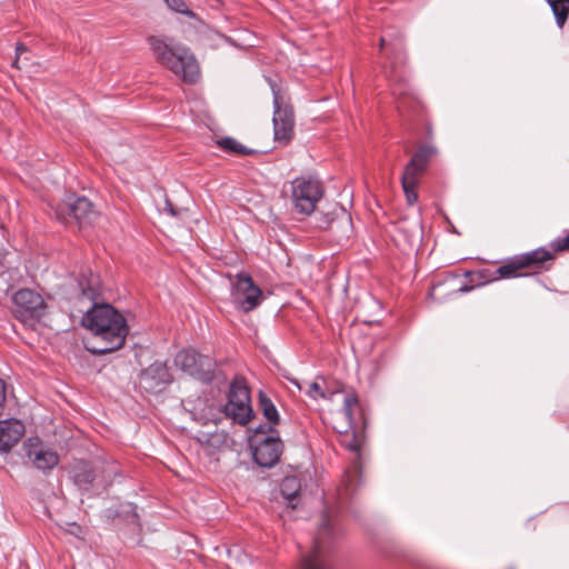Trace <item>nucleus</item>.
I'll list each match as a JSON object with an SVG mask.
<instances>
[{"mask_svg": "<svg viewBox=\"0 0 569 569\" xmlns=\"http://www.w3.org/2000/svg\"><path fill=\"white\" fill-rule=\"evenodd\" d=\"M99 282L97 278L79 282V311L83 312L81 323L93 335L97 346L89 347L93 355H106L120 349L129 332L127 320L111 305L99 303Z\"/></svg>", "mask_w": 569, "mask_h": 569, "instance_id": "1", "label": "nucleus"}, {"mask_svg": "<svg viewBox=\"0 0 569 569\" xmlns=\"http://www.w3.org/2000/svg\"><path fill=\"white\" fill-rule=\"evenodd\" d=\"M149 43L157 60L180 77L184 82L193 83L200 71L191 51L172 40L150 37Z\"/></svg>", "mask_w": 569, "mask_h": 569, "instance_id": "2", "label": "nucleus"}, {"mask_svg": "<svg viewBox=\"0 0 569 569\" xmlns=\"http://www.w3.org/2000/svg\"><path fill=\"white\" fill-rule=\"evenodd\" d=\"M253 460L261 467L274 466L282 452L283 445L272 426H258L250 438Z\"/></svg>", "mask_w": 569, "mask_h": 569, "instance_id": "3", "label": "nucleus"}, {"mask_svg": "<svg viewBox=\"0 0 569 569\" xmlns=\"http://www.w3.org/2000/svg\"><path fill=\"white\" fill-rule=\"evenodd\" d=\"M321 181L310 174H302L290 182V200L298 213L310 216L323 197Z\"/></svg>", "mask_w": 569, "mask_h": 569, "instance_id": "4", "label": "nucleus"}, {"mask_svg": "<svg viewBox=\"0 0 569 569\" xmlns=\"http://www.w3.org/2000/svg\"><path fill=\"white\" fill-rule=\"evenodd\" d=\"M221 409L222 419L228 418L241 426H246L252 419L250 391L242 381L233 380L230 383L228 400Z\"/></svg>", "mask_w": 569, "mask_h": 569, "instance_id": "5", "label": "nucleus"}, {"mask_svg": "<svg viewBox=\"0 0 569 569\" xmlns=\"http://www.w3.org/2000/svg\"><path fill=\"white\" fill-rule=\"evenodd\" d=\"M436 153V149L431 146L420 147L411 157L401 176V184L409 204H413L418 194L419 177L427 169L431 157Z\"/></svg>", "mask_w": 569, "mask_h": 569, "instance_id": "6", "label": "nucleus"}, {"mask_svg": "<svg viewBox=\"0 0 569 569\" xmlns=\"http://www.w3.org/2000/svg\"><path fill=\"white\" fill-rule=\"evenodd\" d=\"M176 367L189 376L210 382L214 378L216 363L209 356L200 355L194 349H183L174 357Z\"/></svg>", "mask_w": 569, "mask_h": 569, "instance_id": "7", "label": "nucleus"}, {"mask_svg": "<svg viewBox=\"0 0 569 569\" xmlns=\"http://www.w3.org/2000/svg\"><path fill=\"white\" fill-rule=\"evenodd\" d=\"M16 316L22 321L40 320L47 313L43 297L32 289H20L13 297Z\"/></svg>", "mask_w": 569, "mask_h": 569, "instance_id": "8", "label": "nucleus"}, {"mask_svg": "<svg viewBox=\"0 0 569 569\" xmlns=\"http://www.w3.org/2000/svg\"><path fill=\"white\" fill-rule=\"evenodd\" d=\"M231 296L244 312H249L259 307L263 298L262 290L253 282L252 278L244 272L234 276Z\"/></svg>", "mask_w": 569, "mask_h": 569, "instance_id": "9", "label": "nucleus"}, {"mask_svg": "<svg viewBox=\"0 0 569 569\" xmlns=\"http://www.w3.org/2000/svg\"><path fill=\"white\" fill-rule=\"evenodd\" d=\"M182 406L190 418L202 426H217L222 420L221 405L216 403L213 399L198 397L196 399H186Z\"/></svg>", "mask_w": 569, "mask_h": 569, "instance_id": "10", "label": "nucleus"}, {"mask_svg": "<svg viewBox=\"0 0 569 569\" xmlns=\"http://www.w3.org/2000/svg\"><path fill=\"white\" fill-rule=\"evenodd\" d=\"M271 90L273 94V130H274V140L288 142L291 139L295 117L293 110L289 106H281V94L279 88L276 84H271Z\"/></svg>", "mask_w": 569, "mask_h": 569, "instance_id": "11", "label": "nucleus"}, {"mask_svg": "<svg viewBox=\"0 0 569 569\" xmlns=\"http://www.w3.org/2000/svg\"><path fill=\"white\" fill-rule=\"evenodd\" d=\"M94 216L91 202L86 197L69 196L66 202L56 209V218L69 222L73 218L79 224L89 223Z\"/></svg>", "mask_w": 569, "mask_h": 569, "instance_id": "12", "label": "nucleus"}, {"mask_svg": "<svg viewBox=\"0 0 569 569\" xmlns=\"http://www.w3.org/2000/svg\"><path fill=\"white\" fill-rule=\"evenodd\" d=\"M24 450L29 460L39 470H51L59 463L58 453L38 438H29L24 442Z\"/></svg>", "mask_w": 569, "mask_h": 569, "instance_id": "13", "label": "nucleus"}, {"mask_svg": "<svg viewBox=\"0 0 569 569\" xmlns=\"http://www.w3.org/2000/svg\"><path fill=\"white\" fill-rule=\"evenodd\" d=\"M332 530L329 512H323L322 521L319 527L318 536L315 539L312 552L302 560V569H331L327 560L322 556L323 537L329 536Z\"/></svg>", "mask_w": 569, "mask_h": 569, "instance_id": "14", "label": "nucleus"}, {"mask_svg": "<svg viewBox=\"0 0 569 569\" xmlns=\"http://www.w3.org/2000/svg\"><path fill=\"white\" fill-rule=\"evenodd\" d=\"M171 382V376L166 363L153 362L140 375V385L150 392H160Z\"/></svg>", "mask_w": 569, "mask_h": 569, "instance_id": "15", "label": "nucleus"}, {"mask_svg": "<svg viewBox=\"0 0 569 569\" xmlns=\"http://www.w3.org/2000/svg\"><path fill=\"white\" fill-rule=\"evenodd\" d=\"M24 433V426L16 419L0 421V452H8Z\"/></svg>", "mask_w": 569, "mask_h": 569, "instance_id": "16", "label": "nucleus"}, {"mask_svg": "<svg viewBox=\"0 0 569 569\" xmlns=\"http://www.w3.org/2000/svg\"><path fill=\"white\" fill-rule=\"evenodd\" d=\"M525 268L522 261L520 260L519 256L515 257L513 259L509 260L505 264L497 268L493 272L490 271H482V278L487 282L495 281L498 279H507V278H515L523 276L521 270Z\"/></svg>", "mask_w": 569, "mask_h": 569, "instance_id": "17", "label": "nucleus"}, {"mask_svg": "<svg viewBox=\"0 0 569 569\" xmlns=\"http://www.w3.org/2000/svg\"><path fill=\"white\" fill-rule=\"evenodd\" d=\"M336 224L350 229L351 218L343 209H340L339 214L332 211L327 213H320L316 218V226L319 229H330L333 228Z\"/></svg>", "mask_w": 569, "mask_h": 569, "instance_id": "18", "label": "nucleus"}, {"mask_svg": "<svg viewBox=\"0 0 569 569\" xmlns=\"http://www.w3.org/2000/svg\"><path fill=\"white\" fill-rule=\"evenodd\" d=\"M74 483L80 488H86L94 480V473L87 462L78 463L73 469Z\"/></svg>", "mask_w": 569, "mask_h": 569, "instance_id": "19", "label": "nucleus"}, {"mask_svg": "<svg viewBox=\"0 0 569 569\" xmlns=\"http://www.w3.org/2000/svg\"><path fill=\"white\" fill-rule=\"evenodd\" d=\"M300 488V480L295 476L286 477L281 482V495L292 507H295L292 502L298 497Z\"/></svg>", "mask_w": 569, "mask_h": 569, "instance_id": "20", "label": "nucleus"}, {"mask_svg": "<svg viewBox=\"0 0 569 569\" xmlns=\"http://www.w3.org/2000/svg\"><path fill=\"white\" fill-rule=\"evenodd\" d=\"M259 407L270 425L274 426L279 422V413L276 406L271 399L262 392L259 393Z\"/></svg>", "mask_w": 569, "mask_h": 569, "instance_id": "21", "label": "nucleus"}, {"mask_svg": "<svg viewBox=\"0 0 569 569\" xmlns=\"http://www.w3.org/2000/svg\"><path fill=\"white\" fill-rule=\"evenodd\" d=\"M520 260L522 261L525 268L533 266V264H541L545 261H548L551 259V253L543 248L536 249L533 251L527 252L525 254L519 256Z\"/></svg>", "mask_w": 569, "mask_h": 569, "instance_id": "22", "label": "nucleus"}, {"mask_svg": "<svg viewBox=\"0 0 569 569\" xmlns=\"http://www.w3.org/2000/svg\"><path fill=\"white\" fill-rule=\"evenodd\" d=\"M556 17L557 24L562 27L569 14V0H548Z\"/></svg>", "mask_w": 569, "mask_h": 569, "instance_id": "23", "label": "nucleus"}, {"mask_svg": "<svg viewBox=\"0 0 569 569\" xmlns=\"http://www.w3.org/2000/svg\"><path fill=\"white\" fill-rule=\"evenodd\" d=\"M199 441L206 442L213 448H219L227 441V435L223 431H213L211 433L200 432L198 437Z\"/></svg>", "mask_w": 569, "mask_h": 569, "instance_id": "24", "label": "nucleus"}, {"mask_svg": "<svg viewBox=\"0 0 569 569\" xmlns=\"http://www.w3.org/2000/svg\"><path fill=\"white\" fill-rule=\"evenodd\" d=\"M396 59H398V57H389L391 71H390V73H388V70H385V73H387V77L392 82H397L398 80H400V76H398L397 72H396V67H395V63H396L395 60ZM392 93L395 96H405V94H407V86L402 84L400 82L399 83H395V86L392 88Z\"/></svg>", "mask_w": 569, "mask_h": 569, "instance_id": "25", "label": "nucleus"}, {"mask_svg": "<svg viewBox=\"0 0 569 569\" xmlns=\"http://www.w3.org/2000/svg\"><path fill=\"white\" fill-rule=\"evenodd\" d=\"M218 144L226 151L238 153V154H249L252 151L242 146L236 139L227 137L221 139Z\"/></svg>", "mask_w": 569, "mask_h": 569, "instance_id": "26", "label": "nucleus"}, {"mask_svg": "<svg viewBox=\"0 0 569 569\" xmlns=\"http://www.w3.org/2000/svg\"><path fill=\"white\" fill-rule=\"evenodd\" d=\"M291 382L299 389L305 390L306 395L310 397L313 400H317L319 398H326V393L322 389V387L319 385L318 381H312L308 383L307 389L301 386L298 380L291 379Z\"/></svg>", "mask_w": 569, "mask_h": 569, "instance_id": "27", "label": "nucleus"}, {"mask_svg": "<svg viewBox=\"0 0 569 569\" xmlns=\"http://www.w3.org/2000/svg\"><path fill=\"white\" fill-rule=\"evenodd\" d=\"M163 1L170 10H172L177 13H181L191 19L196 18V13L188 8L184 0H163Z\"/></svg>", "mask_w": 569, "mask_h": 569, "instance_id": "28", "label": "nucleus"}, {"mask_svg": "<svg viewBox=\"0 0 569 569\" xmlns=\"http://www.w3.org/2000/svg\"><path fill=\"white\" fill-rule=\"evenodd\" d=\"M388 48L391 50L393 57H400L402 47L400 40L396 41H387L386 37H381L380 39V49Z\"/></svg>", "mask_w": 569, "mask_h": 569, "instance_id": "29", "label": "nucleus"}, {"mask_svg": "<svg viewBox=\"0 0 569 569\" xmlns=\"http://www.w3.org/2000/svg\"><path fill=\"white\" fill-rule=\"evenodd\" d=\"M357 405V398L347 396L343 401L342 412L345 417L351 422L352 420V408Z\"/></svg>", "mask_w": 569, "mask_h": 569, "instance_id": "30", "label": "nucleus"}, {"mask_svg": "<svg viewBox=\"0 0 569 569\" xmlns=\"http://www.w3.org/2000/svg\"><path fill=\"white\" fill-rule=\"evenodd\" d=\"M552 248L557 251L569 249V234L563 238H558L551 243Z\"/></svg>", "mask_w": 569, "mask_h": 569, "instance_id": "31", "label": "nucleus"}, {"mask_svg": "<svg viewBox=\"0 0 569 569\" xmlns=\"http://www.w3.org/2000/svg\"><path fill=\"white\" fill-rule=\"evenodd\" d=\"M345 445L349 450L356 453H358L360 450V443L355 436L349 441L345 440Z\"/></svg>", "mask_w": 569, "mask_h": 569, "instance_id": "32", "label": "nucleus"}, {"mask_svg": "<svg viewBox=\"0 0 569 569\" xmlns=\"http://www.w3.org/2000/svg\"><path fill=\"white\" fill-rule=\"evenodd\" d=\"M4 401H6V385H4V381L2 379H0V416L2 415V411H3Z\"/></svg>", "mask_w": 569, "mask_h": 569, "instance_id": "33", "label": "nucleus"}, {"mask_svg": "<svg viewBox=\"0 0 569 569\" xmlns=\"http://www.w3.org/2000/svg\"><path fill=\"white\" fill-rule=\"evenodd\" d=\"M164 204H166L164 206V211H167L171 217H177L178 216V211L176 210L173 204L168 199L166 200Z\"/></svg>", "mask_w": 569, "mask_h": 569, "instance_id": "34", "label": "nucleus"}, {"mask_svg": "<svg viewBox=\"0 0 569 569\" xmlns=\"http://www.w3.org/2000/svg\"><path fill=\"white\" fill-rule=\"evenodd\" d=\"M16 51H17V59H16V61H14V63H13V64H14V66H18V63H19V59H20V56H21L23 52H26V51H27V47H26L24 44H22V43H18V44H17V48H16Z\"/></svg>", "mask_w": 569, "mask_h": 569, "instance_id": "35", "label": "nucleus"}, {"mask_svg": "<svg viewBox=\"0 0 569 569\" xmlns=\"http://www.w3.org/2000/svg\"><path fill=\"white\" fill-rule=\"evenodd\" d=\"M358 471L357 470H353L352 473L351 472H348L346 475V479H345V482H346V487H347V490H349L351 487H353V483H352V477L356 476Z\"/></svg>", "mask_w": 569, "mask_h": 569, "instance_id": "36", "label": "nucleus"}, {"mask_svg": "<svg viewBox=\"0 0 569 569\" xmlns=\"http://www.w3.org/2000/svg\"><path fill=\"white\" fill-rule=\"evenodd\" d=\"M469 290H470V288H469V287H467V286H463V287H461V288L459 289V291H460V292H468Z\"/></svg>", "mask_w": 569, "mask_h": 569, "instance_id": "37", "label": "nucleus"}]
</instances>
